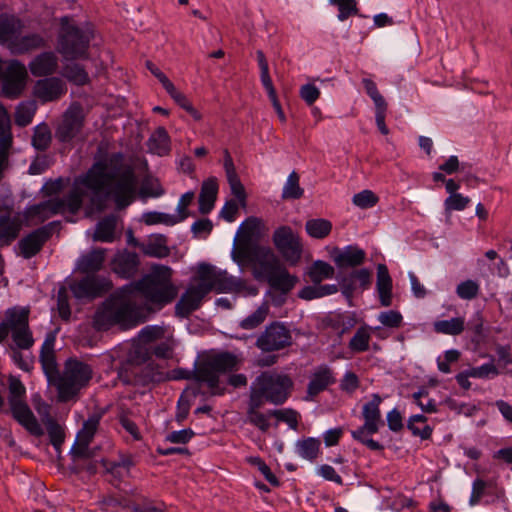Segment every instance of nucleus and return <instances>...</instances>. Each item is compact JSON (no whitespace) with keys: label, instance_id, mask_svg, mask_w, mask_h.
Returning a JSON list of instances; mask_svg holds the SVG:
<instances>
[{"label":"nucleus","instance_id":"obj_50","mask_svg":"<svg viewBox=\"0 0 512 512\" xmlns=\"http://www.w3.org/2000/svg\"><path fill=\"white\" fill-rule=\"evenodd\" d=\"M334 274L333 266L322 260L315 261L308 272L309 278L314 284H319L324 279L333 278Z\"/></svg>","mask_w":512,"mask_h":512},{"label":"nucleus","instance_id":"obj_3","mask_svg":"<svg viewBox=\"0 0 512 512\" xmlns=\"http://www.w3.org/2000/svg\"><path fill=\"white\" fill-rule=\"evenodd\" d=\"M126 285L132 295H140L150 312L162 310L178 295V288L172 282V269L165 265H154L149 273Z\"/></svg>","mask_w":512,"mask_h":512},{"label":"nucleus","instance_id":"obj_9","mask_svg":"<svg viewBox=\"0 0 512 512\" xmlns=\"http://www.w3.org/2000/svg\"><path fill=\"white\" fill-rule=\"evenodd\" d=\"M85 114L79 105H71L61 116L54 131V137L58 143L73 148L76 144L86 139L84 133Z\"/></svg>","mask_w":512,"mask_h":512},{"label":"nucleus","instance_id":"obj_59","mask_svg":"<svg viewBox=\"0 0 512 512\" xmlns=\"http://www.w3.org/2000/svg\"><path fill=\"white\" fill-rule=\"evenodd\" d=\"M12 340L19 349H30L34 344V338L30 327L20 328L11 332Z\"/></svg>","mask_w":512,"mask_h":512},{"label":"nucleus","instance_id":"obj_61","mask_svg":"<svg viewBox=\"0 0 512 512\" xmlns=\"http://www.w3.org/2000/svg\"><path fill=\"white\" fill-rule=\"evenodd\" d=\"M480 286L474 280H465L457 285L456 293L463 300H472L479 294Z\"/></svg>","mask_w":512,"mask_h":512},{"label":"nucleus","instance_id":"obj_43","mask_svg":"<svg viewBox=\"0 0 512 512\" xmlns=\"http://www.w3.org/2000/svg\"><path fill=\"white\" fill-rule=\"evenodd\" d=\"M45 46V39L38 33H31L21 37L18 35L16 40L13 42V47L18 53H27Z\"/></svg>","mask_w":512,"mask_h":512},{"label":"nucleus","instance_id":"obj_60","mask_svg":"<svg viewBox=\"0 0 512 512\" xmlns=\"http://www.w3.org/2000/svg\"><path fill=\"white\" fill-rule=\"evenodd\" d=\"M142 218L146 225L165 224L167 226H173L177 224L175 215L157 211L146 212L143 214Z\"/></svg>","mask_w":512,"mask_h":512},{"label":"nucleus","instance_id":"obj_30","mask_svg":"<svg viewBox=\"0 0 512 512\" xmlns=\"http://www.w3.org/2000/svg\"><path fill=\"white\" fill-rule=\"evenodd\" d=\"M376 287L380 304L384 307H389L392 304L393 284L389 270L385 264H378L377 266Z\"/></svg>","mask_w":512,"mask_h":512},{"label":"nucleus","instance_id":"obj_64","mask_svg":"<svg viewBox=\"0 0 512 512\" xmlns=\"http://www.w3.org/2000/svg\"><path fill=\"white\" fill-rule=\"evenodd\" d=\"M268 308L261 306L255 310L251 315L247 316L240 323L241 328L251 330L262 324L267 316Z\"/></svg>","mask_w":512,"mask_h":512},{"label":"nucleus","instance_id":"obj_38","mask_svg":"<svg viewBox=\"0 0 512 512\" xmlns=\"http://www.w3.org/2000/svg\"><path fill=\"white\" fill-rule=\"evenodd\" d=\"M263 406V402L249 397L247 407V420L251 425L257 427L260 431L267 432L270 428L268 421V417L270 415L268 413L264 414L260 412V409Z\"/></svg>","mask_w":512,"mask_h":512},{"label":"nucleus","instance_id":"obj_22","mask_svg":"<svg viewBox=\"0 0 512 512\" xmlns=\"http://www.w3.org/2000/svg\"><path fill=\"white\" fill-rule=\"evenodd\" d=\"M59 206V201H54L53 198H50L38 204L28 206L24 212V217L27 222L38 225L45 222L50 217L59 214Z\"/></svg>","mask_w":512,"mask_h":512},{"label":"nucleus","instance_id":"obj_10","mask_svg":"<svg viewBox=\"0 0 512 512\" xmlns=\"http://www.w3.org/2000/svg\"><path fill=\"white\" fill-rule=\"evenodd\" d=\"M233 261L240 267L250 268L253 278L258 282H265L281 265L279 258L267 246H261Z\"/></svg>","mask_w":512,"mask_h":512},{"label":"nucleus","instance_id":"obj_23","mask_svg":"<svg viewBox=\"0 0 512 512\" xmlns=\"http://www.w3.org/2000/svg\"><path fill=\"white\" fill-rule=\"evenodd\" d=\"M55 338L53 335H48L41 347L39 361L41 363L44 374L47 376L49 382H55L58 379L59 370L56 362L54 351Z\"/></svg>","mask_w":512,"mask_h":512},{"label":"nucleus","instance_id":"obj_34","mask_svg":"<svg viewBox=\"0 0 512 512\" xmlns=\"http://www.w3.org/2000/svg\"><path fill=\"white\" fill-rule=\"evenodd\" d=\"M242 286V283L233 276L228 275L226 271H217L213 282L205 287V292L208 294L211 291L217 293H228L232 291H238Z\"/></svg>","mask_w":512,"mask_h":512},{"label":"nucleus","instance_id":"obj_44","mask_svg":"<svg viewBox=\"0 0 512 512\" xmlns=\"http://www.w3.org/2000/svg\"><path fill=\"white\" fill-rule=\"evenodd\" d=\"M52 142V133L47 123H41L33 128L31 145L37 151H46Z\"/></svg>","mask_w":512,"mask_h":512},{"label":"nucleus","instance_id":"obj_55","mask_svg":"<svg viewBox=\"0 0 512 512\" xmlns=\"http://www.w3.org/2000/svg\"><path fill=\"white\" fill-rule=\"evenodd\" d=\"M268 414L278 421L285 422L291 429H298L300 414L296 410L292 408L269 410Z\"/></svg>","mask_w":512,"mask_h":512},{"label":"nucleus","instance_id":"obj_32","mask_svg":"<svg viewBox=\"0 0 512 512\" xmlns=\"http://www.w3.org/2000/svg\"><path fill=\"white\" fill-rule=\"evenodd\" d=\"M105 250L96 248L84 254L78 260V270L83 274L97 275L104 265Z\"/></svg>","mask_w":512,"mask_h":512},{"label":"nucleus","instance_id":"obj_25","mask_svg":"<svg viewBox=\"0 0 512 512\" xmlns=\"http://www.w3.org/2000/svg\"><path fill=\"white\" fill-rule=\"evenodd\" d=\"M65 92L66 88L63 81L57 77L38 80L34 86V94L43 102L57 100Z\"/></svg>","mask_w":512,"mask_h":512},{"label":"nucleus","instance_id":"obj_40","mask_svg":"<svg viewBox=\"0 0 512 512\" xmlns=\"http://www.w3.org/2000/svg\"><path fill=\"white\" fill-rule=\"evenodd\" d=\"M117 218L115 215H108L101 219L95 229L94 240L111 243L115 239Z\"/></svg>","mask_w":512,"mask_h":512},{"label":"nucleus","instance_id":"obj_58","mask_svg":"<svg viewBox=\"0 0 512 512\" xmlns=\"http://www.w3.org/2000/svg\"><path fill=\"white\" fill-rule=\"evenodd\" d=\"M338 291L337 285H319L316 287H305L302 291L300 296L304 299L311 300L313 298H319L327 295L334 294Z\"/></svg>","mask_w":512,"mask_h":512},{"label":"nucleus","instance_id":"obj_45","mask_svg":"<svg viewBox=\"0 0 512 512\" xmlns=\"http://www.w3.org/2000/svg\"><path fill=\"white\" fill-rule=\"evenodd\" d=\"M370 327L364 325L357 329L348 343V348L353 353H363L369 350L371 335Z\"/></svg>","mask_w":512,"mask_h":512},{"label":"nucleus","instance_id":"obj_7","mask_svg":"<svg viewBox=\"0 0 512 512\" xmlns=\"http://www.w3.org/2000/svg\"><path fill=\"white\" fill-rule=\"evenodd\" d=\"M93 376L92 367L78 360L68 358L64 364V370L55 383L60 402H68L74 399L80 390L88 385Z\"/></svg>","mask_w":512,"mask_h":512},{"label":"nucleus","instance_id":"obj_37","mask_svg":"<svg viewBox=\"0 0 512 512\" xmlns=\"http://www.w3.org/2000/svg\"><path fill=\"white\" fill-rule=\"evenodd\" d=\"M147 146L158 156L168 155L171 151V140L167 130L164 127H158L148 139Z\"/></svg>","mask_w":512,"mask_h":512},{"label":"nucleus","instance_id":"obj_51","mask_svg":"<svg viewBox=\"0 0 512 512\" xmlns=\"http://www.w3.org/2000/svg\"><path fill=\"white\" fill-rule=\"evenodd\" d=\"M304 194V189L300 186V176L296 171H292L282 190V199H300Z\"/></svg>","mask_w":512,"mask_h":512},{"label":"nucleus","instance_id":"obj_62","mask_svg":"<svg viewBox=\"0 0 512 512\" xmlns=\"http://www.w3.org/2000/svg\"><path fill=\"white\" fill-rule=\"evenodd\" d=\"M65 71L67 78L77 85H85L90 81L88 73L80 64L68 65Z\"/></svg>","mask_w":512,"mask_h":512},{"label":"nucleus","instance_id":"obj_17","mask_svg":"<svg viewBox=\"0 0 512 512\" xmlns=\"http://www.w3.org/2000/svg\"><path fill=\"white\" fill-rule=\"evenodd\" d=\"M110 267L119 278L130 280L135 278L139 272L140 257L136 252L124 249L114 255Z\"/></svg>","mask_w":512,"mask_h":512},{"label":"nucleus","instance_id":"obj_4","mask_svg":"<svg viewBox=\"0 0 512 512\" xmlns=\"http://www.w3.org/2000/svg\"><path fill=\"white\" fill-rule=\"evenodd\" d=\"M240 364L241 359L228 351L208 355L196 364L193 378L206 383L211 396H222L226 389L220 386L219 374L236 371Z\"/></svg>","mask_w":512,"mask_h":512},{"label":"nucleus","instance_id":"obj_41","mask_svg":"<svg viewBox=\"0 0 512 512\" xmlns=\"http://www.w3.org/2000/svg\"><path fill=\"white\" fill-rule=\"evenodd\" d=\"M130 495L134 498L125 506L130 507L133 512H165V505L162 503V506H156L155 502L138 493L137 490H132Z\"/></svg>","mask_w":512,"mask_h":512},{"label":"nucleus","instance_id":"obj_19","mask_svg":"<svg viewBox=\"0 0 512 512\" xmlns=\"http://www.w3.org/2000/svg\"><path fill=\"white\" fill-rule=\"evenodd\" d=\"M371 285L372 272L367 268L353 270L339 282L341 292L347 299L353 298L357 289L365 291L368 290Z\"/></svg>","mask_w":512,"mask_h":512},{"label":"nucleus","instance_id":"obj_49","mask_svg":"<svg viewBox=\"0 0 512 512\" xmlns=\"http://www.w3.org/2000/svg\"><path fill=\"white\" fill-rule=\"evenodd\" d=\"M145 255L155 258H165L169 256L170 249L167 246V238L164 235H158L150 240L143 248Z\"/></svg>","mask_w":512,"mask_h":512},{"label":"nucleus","instance_id":"obj_11","mask_svg":"<svg viewBox=\"0 0 512 512\" xmlns=\"http://www.w3.org/2000/svg\"><path fill=\"white\" fill-rule=\"evenodd\" d=\"M262 221L257 217L247 218L239 227L231 252L233 260L246 256L249 252L261 247L258 243Z\"/></svg>","mask_w":512,"mask_h":512},{"label":"nucleus","instance_id":"obj_39","mask_svg":"<svg viewBox=\"0 0 512 512\" xmlns=\"http://www.w3.org/2000/svg\"><path fill=\"white\" fill-rule=\"evenodd\" d=\"M295 449L300 457L313 462L321 453V441L314 437L303 438L296 442Z\"/></svg>","mask_w":512,"mask_h":512},{"label":"nucleus","instance_id":"obj_6","mask_svg":"<svg viewBox=\"0 0 512 512\" xmlns=\"http://www.w3.org/2000/svg\"><path fill=\"white\" fill-rule=\"evenodd\" d=\"M59 25L58 52L67 60L87 59L93 32L78 26L69 15L62 16Z\"/></svg>","mask_w":512,"mask_h":512},{"label":"nucleus","instance_id":"obj_15","mask_svg":"<svg viewBox=\"0 0 512 512\" xmlns=\"http://www.w3.org/2000/svg\"><path fill=\"white\" fill-rule=\"evenodd\" d=\"M113 288L108 277L86 274L82 279L73 282L70 290L77 299H95L107 294Z\"/></svg>","mask_w":512,"mask_h":512},{"label":"nucleus","instance_id":"obj_5","mask_svg":"<svg viewBox=\"0 0 512 512\" xmlns=\"http://www.w3.org/2000/svg\"><path fill=\"white\" fill-rule=\"evenodd\" d=\"M294 387L292 378L276 371L261 372L250 386L249 397L264 404L282 405L290 397Z\"/></svg>","mask_w":512,"mask_h":512},{"label":"nucleus","instance_id":"obj_47","mask_svg":"<svg viewBox=\"0 0 512 512\" xmlns=\"http://www.w3.org/2000/svg\"><path fill=\"white\" fill-rule=\"evenodd\" d=\"M307 234L315 239H324L332 231L331 221L323 218L310 219L305 224Z\"/></svg>","mask_w":512,"mask_h":512},{"label":"nucleus","instance_id":"obj_35","mask_svg":"<svg viewBox=\"0 0 512 512\" xmlns=\"http://www.w3.org/2000/svg\"><path fill=\"white\" fill-rule=\"evenodd\" d=\"M23 24L21 20L14 15L1 14L0 15V43H11L16 40L19 35Z\"/></svg>","mask_w":512,"mask_h":512},{"label":"nucleus","instance_id":"obj_33","mask_svg":"<svg viewBox=\"0 0 512 512\" xmlns=\"http://www.w3.org/2000/svg\"><path fill=\"white\" fill-rule=\"evenodd\" d=\"M218 193V182L216 178H209L204 181L199 194L198 204L201 214H208L214 208Z\"/></svg>","mask_w":512,"mask_h":512},{"label":"nucleus","instance_id":"obj_42","mask_svg":"<svg viewBox=\"0 0 512 512\" xmlns=\"http://www.w3.org/2000/svg\"><path fill=\"white\" fill-rule=\"evenodd\" d=\"M30 309L28 307H13L6 311L4 320L11 332L29 326Z\"/></svg>","mask_w":512,"mask_h":512},{"label":"nucleus","instance_id":"obj_26","mask_svg":"<svg viewBox=\"0 0 512 512\" xmlns=\"http://www.w3.org/2000/svg\"><path fill=\"white\" fill-rule=\"evenodd\" d=\"M85 195L86 193L79 180L75 179L71 189L64 198H53L54 201L60 202L58 213L64 214L68 212L73 215L77 214L83 206Z\"/></svg>","mask_w":512,"mask_h":512},{"label":"nucleus","instance_id":"obj_14","mask_svg":"<svg viewBox=\"0 0 512 512\" xmlns=\"http://www.w3.org/2000/svg\"><path fill=\"white\" fill-rule=\"evenodd\" d=\"M272 241L286 261L295 264L300 260L302 253L300 237L293 232L290 226L278 227L273 233Z\"/></svg>","mask_w":512,"mask_h":512},{"label":"nucleus","instance_id":"obj_1","mask_svg":"<svg viewBox=\"0 0 512 512\" xmlns=\"http://www.w3.org/2000/svg\"><path fill=\"white\" fill-rule=\"evenodd\" d=\"M107 160H97L84 176L77 178L80 184L93 192L107 190L117 207L125 209L136 198L137 177L132 166L123 167L118 173L107 171Z\"/></svg>","mask_w":512,"mask_h":512},{"label":"nucleus","instance_id":"obj_8","mask_svg":"<svg viewBox=\"0 0 512 512\" xmlns=\"http://www.w3.org/2000/svg\"><path fill=\"white\" fill-rule=\"evenodd\" d=\"M381 402L382 398L380 395L373 394L372 399L365 403L362 408L364 424L356 430L351 431V436L355 441L365 445L372 451L380 452L384 451V445L368 436L377 433L380 427L384 425L379 408Z\"/></svg>","mask_w":512,"mask_h":512},{"label":"nucleus","instance_id":"obj_48","mask_svg":"<svg viewBox=\"0 0 512 512\" xmlns=\"http://www.w3.org/2000/svg\"><path fill=\"white\" fill-rule=\"evenodd\" d=\"M141 377L142 384L161 383L168 379L164 367L153 362L147 363V365L141 369Z\"/></svg>","mask_w":512,"mask_h":512},{"label":"nucleus","instance_id":"obj_20","mask_svg":"<svg viewBox=\"0 0 512 512\" xmlns=\"http://www.w3.org/2000/svg\"><path fill=\"white\" fill-rule=\"evenodd\" d=\"M12 417L31 435H43V429L25 400L9 404Z\"/></svg>","mask_w":512,"mask_h":512},{"label":"nucleus","instance_id":"obj_54","mask_svg":"<svg viewBox=\"0 0 512 512\" xmlns=\"http://www.w3.org/2000/svg\"><path fill=\"white\" fill-rule=\"evenodd\" d=\"M47 432L51 445L56 449L60 450L61 446L65 441V432L62 426L53 418H49L47 423Z\"/></svg>","mask_w":512,"mask_h":512},{"label":"nucleus","instance_id":"obj_31","mask_svg":"<svg viewBox=\"0 0 512 512\" xmlns=\"http://www.w3.org/2000/svg\"><path fill=\"white\" fill-rule=\"evenodd\" d=\"M334 383L335 378L331 369L326 365H322L312 375L307 386V393L309 396L314 397Z\"/></svg>","mask_w":512,"mask_h":512},{"label":"nucleus","instance_id":"obj_27","mask_svg":"<svg viewBox=\"0 0 512 512\" xmlns=\"http://www.w3.org/2000/svg\"><path fill=\"white\" fill-rule=\"evenodd\" d=\"M366 252L357 245H348L343 250L336 249L333 260L339 269L354 268L362 265Z\"/></svg>","mask_w":512,"mask_h":512},{"label":"nucleus","instance_id":"obj_13","mask_svg":"<svg viewBox=\"0 0 512 512\" xmlns=\"http://www.w3.org/2000/svg\"><path fill=\"white\" fill-rule=\"evenodd\" d=\"M60 228V221H52L24 236L18 242L20 255L25 259H31L32 257L36 256L52 237L55 230Z\"/></svg>","mask_w":512,"mask_h":512},{"label":"nucleus","instance_id":"obj_18","mask_svg":"<svg viewBox=\"0 0 512 512\" xmlns=\"http://www.w3.org/2000/svg\"><path fill=\"white\" fill-rule=\"evenodd\" d=\"M21 221L12 218V207L0 201V248L9 246L19 236Z\"/></svg>","mask_w":512,"mask_h":512},{"label":"nucleus","instance_id":"obj_46","mask_svg":"<svg viewBox=\"0 0 512 512\" xmlns=\"http://www.w3.org/2000/svg\"><path fill=\"white\" fill-rule=\"evenodd\" d=\"M433 329L436 333L446 335H460L465 329V320L462 317H455L450 320H438L434 322Z\"/></svg>","mask_w":512,"mask_h":512},{"label":"nucleus","instance_id":"obj_56","mask_svg":"<svg viewBox=\"0 0 512 512\" xmlns=\"http://www.w3.org/2000/svg\"><path fill=\"white\" fill-rule=\"evenodd\" d=\"M329 3L338 8L339 13L337 17L340 21H345L359 13L356 0H329Z\"/></svg>","mask_w":512,"mask_h":512},{"label":"nucleus","instance_id":"obj_29","mask_svg":"<svg viewBox=\"0 0 512 512\" xmlns=\"http://www.w3.org/2000/svg\"><path fill=\"white\" fill-rule=\"evenodd\" d=\"M152 356L169 359L172 356V348L167 342H161L156 345L138 346L134 350V360L139 363L148 362Z\"/></svg>","mask_w":512,"mask_h":512},{"label":"nucleus","instance_id":"obj_52","mask_svg":"<svg viewBox=\"0 0 512 512\" xmlns=\"http://www.w3.org/2000/svg\"><path fill=\"white\" fill-rule=\"evenodd\" d=\"M467 331L471 333V342L480 346L485 342L484 319L480 312H477L467 324Z\"/></svg>","mask_w":512,"mask_h":512},{"label":"nucleus","instance_id":"obj_24","mask_svg":"<svg viewBox=\"0 0 512 512\" xmlns=\"http://www.w3.org/2000/svg\"><path fill=\"white\" fill-rule=\"evenodd\" d=\"M223 166L231 193L237 198L242 206H245L247 198L246 191L237 174L233 158L228 149L223 150Z\"/></svg>","mask_w":512,"mask_h":512},{"label":"nucleus","instance_id":"obj_16","mask_svg":"<svg viewBox=\"0 0 512 512\" xmlns=\"http://www.w3.org/2000/svg\"><path fill=\"white\" fill-rule=\"evenodd\" d=\"M3 77H1L2 90L8 97H17L23 91L28 77L25 65L17 59L5 62Z\"/></svg>","mask_w":512,"mask_h":512},{"label":"nucleus","instance_id":"obj_12","mask_svg":"<svg viewBox=\"0 0 512 512\" xmlns=\"http://www.w3.org/2000/svg\"><path fill=\"white\" fill-rule=\"evenodd\" d=\"M290 329L281 322L274 321L257 337L255 346L263 352H274L292 345Z\"/></svg>","mask_w":512,"mask_h":512},{"label":"nucleus","instance_id":"obj_57","mask_svg":"<svg viewBox=\"0 0 512 512\" xmlns=\"http://www.w3.org/2000/svg\"><path fill=\"white\" fill-rule=\"evenodd\" d=\"M100 418L96 415L90 416L83 422L82 428L78 431L76 438L91 443L98 429Z\"/></svg>","mask_w":512,"mask_h":512},{"label":"nucleus","instance_id":"obj_21","mask_svg":"<svg viewBox=\"0 0 512 512\" xmlns=\"http://www.w3.org/2000/svg\"><path fill=\"white\" fill-rule=\"evenodd\" d=\"M207 295L205 290L196 286L189 287L175 305V315L179 318H188L200 308L203 298Z\"/></svg>","mask_w":512,"mask_h":512},{"label":"nucleus","instance_id":"obj_63","mask_svg":"<svg viewBox=\"0 0 512 512\" xmlns=\"http://www.w3.org/2000/svg\"><path fill=\"white\" fill-rule=\"evenodd\" d=\"M379 201V197L371 190H363L355 194L352 198L354 205L361 209L374 207Z\"/></svg>","mask_w":512,"mask_h":512},{"label":"nucleus","instance_id":"obj_36","mask_svg":"<svg viewBox=\"0 0 512 512\" xmlns=\"http://www.w3.org/2000/svg\"><path fill=\"white\" fill-rule=\"evenodd\" d=\"M265 282L268 283L272 289L287 294L295 287L297 278L290 275L288 270L281 264L279 270L273 272Z\"/></svg>","mask_w":512,"mask_h":512},{"label":"nucleus","instance_id":"obj_53","mask_svg":"<svg viewBox=\"0 0 512 512\" xmlns=\"http://www.w3.org/2000/svg\"><path fill=\"white\" fill-rule=\"evenodd\" d=\"M256 58L260 68V80L267 92V95L275 93L276 89L269 73V64L264 52L262 50H257Z\"/></svg>","mask_w":512,"mask_h":512},{"label":"nucleus","instance_id":"obj_28","mask_svg":"<svg viewBox=\"0 0 512 512\" xmlns=\"http://www.w3.org/2000/svg\"><path fill=\"white\" fill-rule=\"evenodd\" d=\"M28 67L34 77H47L56 72L58 58L52 51L42 52L31 60Z\"/></svg>","mask_w":512,"mask_h":512},{"label":"nucleus","instance_id":"obj_2","mask_svg":"<svg viewBox=\"0 0 512 512\" xmlns=\"http://www.w3.org/2000/svg\"><path fill=\"white\" fill-rule=\"evenodd\" d=\"M132 296L126 284L113 292L96 310L94 327L99 331H107L116 325L131 328L143 323V309L132 301Z\"/></svg>","mask_w":512,"mask_h":512}]
</instances>
